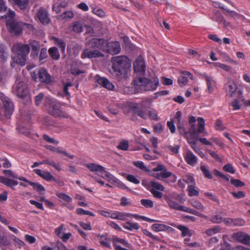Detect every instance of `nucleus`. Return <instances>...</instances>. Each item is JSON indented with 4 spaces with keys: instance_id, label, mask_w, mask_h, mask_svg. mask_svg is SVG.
<instances>
[{
    "instance_id": "obj_1",
    "label": "nucleus",
    "mask_w": 250,
    "mask_h": 250,
    "mask_svg": "<svg viewBox=\"0 0 250 250\" xmlns=\"http://www.w3.org/2000/svg\"><path fill=\"white\" fill-rule=\"evenodd\" d=\"M112 75L120 81L124 77L125 74L131 67L130 61L125 56H118L112 57Z\"/></svg>"
},
{
    "instance_id": "obj_2",
    "label": "nucleus",
    "mask_w": 250,
    "mask_h": 250,
    "mask_svg": "<svg viewBox=\"0 0 250 250\" xmlns=\"http://www.w3.org/2000/svg\"><path fill=\"white\" fill-rule=\"evenodd\" d=\"M15 16V13L14 12L9 11L7 14L2 16L1 18L6 20V25L11 35L19 36L22 34L23 25L26 24L15 20L13 19Z\"/></svg>"
},
{
    "instance_id": "obj_3",
    "label": "nucleus",
    "mask_w": 250,
    "mask_h": 250,
    "mask_svg": "<svg viewBox=\"0 0 250 250\" xmlns=\"http://www.w3.org/2000/svg\"><path fill=\"white\" fill-rule=\"evenodd\" d=\"M13 92L17 97L23 100L22 103L24 104L31 102V97L27 85L23 82H16L13 87Z\"/></svg>"
},
{
    "instance_id": "obj_4",
    "label": "nucleus",
    "mask_w": 250,
    "mask_h": 250,
    "mask_svg": "<svg viewBox=\"0 0 250 250\" xmlns=\"http://www.w3.org/2000/svg\"><path fill=\"white\" fill-rule=\"evenodd\" d=\"M135 85L144 86L145 90L146 91L154 90L159 84L158 79H155L152 81L146 78L140 77L134 80Z\"/></svg>"
},
{
    "instance_id": "obj_5",
    "label": "nucleus",
    "mask_w": 250,
    "mask_h": 250,
    "mask_svg": "<svg viewBox=\"0 0 250 250\" xmlns=\"http://www.w3.org/2000/svg\"><path fill=\"white\" fill-rule=\"evenodd\" d=\"M0 98L3 103L4 116L7 119H10L14 109L13 102L3 93H0Z\"/></svg>"
},
{
    "instance_id": "obj_6",
    "label": "nucleus",
    "mask_w": 250,
    "mask_h": 250,
    "mask_svg": "<svg viewBox=\"0 0 250 250\" xmlns=\"http://www.w3.org/2000/svg\"><path fill=\"white\" fill-rule=\"evenodd\" d=\"M48 110L51 115L55 117H64V113L61 110L60 104L55 101H48Z\"/></svg>"
},
{
    "instance_id": "obj_7",
    "label": "nucleus",
    "mask_w": 250,
    "mask_h": 250,
    "mask_svg": "<svg viewBox=\"0 0 250 250\" xmlns=\"http://www.w3.org/2000/svg\"><path fill=\"white\" fill-rule=\"evenodd\" d=\"M198 128L197 130L196 129V126L194 124H190V127L188 132L193 138H195L197 136L199 133L203 132L205 129V121L204 119L201 117H199L198 118Z\"/></svg>"
},
{
    "instance_id": "obj_8",
    "label": "nucleus",
    "mask_w": 250,
    "mask_h": 250,
    "mask_svg": "<svg viewBox=\"0 0 250 250\" xmlns=\"http://www.w3.org/2000/svg\"><path fill=\"white\" fill-rule=\"evenodd\" d=\"M88 45L91 48L104 50L107 42L103 39L92 38L89 41Z\"/></svg>"
},
{
    "instance_id": "obj_9",
    "label": "nucleus",
    "mask_w": 250,
    "mask_h": 250,
    "mask_svg": "<svg viewBox=\"0 0 250 250\" xmlns=\"http://www.w3.org/2000/svg\"><path fill=\"white\" fill-rule=\"evenodd\" d=\"M12 50L13 53H19L27 57L30 52L29 46L22 43H15L12 46Z\"/></svg>"
},
{
    "instance_id": "obj_10",
    "label": "nucleus",
    "mask_w": 250,
    "mask_h": 250,
    "mask_svg": "<svg viewBox=\"0 0 250 250\" xmlns=\"http://www.w3.org/2000/svg\"><path fill=\"white\" fill-rule=\"evenodd\" d=\"M104 55L98 50H90L88 48L84 49L81 54V58L85 59L86 58H93L97 57H104Z\"/></svg>"
},
{
    "instance_id": "obj_11",
    "label": "nucleus",
    "mask_w": 250,
    "mask_h": 250,
    "mask_svg": "<svg viewBox=\"0 0 250 250\" xmlns=\"http://www.w3.org/2000/svg\"><path fill=\"white\" fill-rule=\"evenodd\" d=\"M37 16L40 21L43 24H47L50 21L47 10L42 7L38 10Z\"/></svg>"
},
{
    "instance_id": "obj_12",
    "label": "nucleus",
    "mask_w": 250,
    "mask_h": 250,
    "mask_svg": "<svg viewBox=\"0 0 250 250\" xmlns=\"http://www.w3.org/2000/svg\"><path fill=\"white\" fill-rule=\"evenodd\" d=\"M232 237L235 240L246 245L250 243V236L244 232H238L233 233L232 234Z\"/></svg>"
},
{
    "instance_id": "obj_13",
    "label": "nucleus",
    "mask_w": 250,
    "mask_h": 250,
    "mask_svg": "<svg viewBox=\"0 0 250 250\" xmlns=\"http://www.w3.org/2000/svg\"><path fill=\"white\" fill-rule=\"evenodd\" d=\"M134 70L136 72L144 73L146 70V65L144 59L139 56L134 63Z\"/></svg>"
},
{
    "instance_id": "obj_14",
    "label": "nucleus",
    "mask_w": 250,
    "mask_h": 250,
    "mask_svg": "<svg viewBox=\"0 0 250 250\" xmlns=\"http://www.w3.org/2000/svg\"><path fill=\"white\" fill-rule=\"evenodd\" d=\"M38 76L40 81L42 83L48 84L52 82L51 77L44 68H41L38 71Z\"/></svg>"
},
{
    "instance_id": "obj_15",
    "label": "nucleus",
    "mask_w": 250,
    "mask_h": 250,
    "mask_svg": "<svg viewBox=\"0 0 250 250\" xmlns=\"http://www.w3.org/2000/svg\"><path fill=\"white\" fill-rule=\"evenodd\" d=\"M42 164H47L49 166H51L54 167L56 169H57L58 171H60L62 170L61 168V166L60 163H56L53 161H50L49 159H46L45 160H43L40 163L38 162H35L33 164V165L32 166V168L37 167L39 166L40 165H42Z\"/></svg>"
},
{
    "instance_id": "obj_16",
    "label": "nucleus",
    "mask_w": 250,
    "mask_h": 250,
    "mask_svg": "<svg viewBox=\"0 0 250 250\" xmlns=\"http://www.w3.org/2000/svg\"><path fill=\"white\" fill-rule=\"evenodd\" d=\"M14 53L15 56L12 58L13 62L21 66L25 65L27 62L28 57L24 56L19 53Z\"/></svg>"
},
{
    "instance_id": "obj_17",
    "label": "nucleus",
    "mask_w": 250,
    "mask_h": 250,
    "mask_svg": "<svg viewBox=\"0 0 250 250\" xmlns=\"http://www.w3.org/2000/svg\"><path fill=\"white\" fill-rule=\"evenodd\" d=\"M182 75L178 78V83L180 86H183L187 84L188 82V78L192 80V75L188 71H182Z\"/></svg>"
},
{
    "instance_id": "obj_18",
    "label": "nucleus",
    "mask_w": 250,
    "mask_h": 250,
    "mask_svg": "<svg viewBox=\"0 0 250 250\" xmlns=\"http://www.w3.org/2000/svg\"><path fill=\"white\" fill-rule=\"evenodd\" d=\"M34 172L47 181L55 180V177L50 172L47 171H42L40 169H35Z\"/></svg>"
},
{
    "instance_id": "obj_19",
    "label": "nucleus",
    "mask_w": 250,
    "mask_h": 250,
    "mask_svg": "<svg viewBox=\"0 0 250 250\" xmlns=\"http://www.w3.org/2000/svg\"><path fill=\"white\" fill-rule=\"evenodd\" d=\"M106 46L108 47V50L109 53L118 54L121 51L120 45L118 42H107Z\"/></svg>"
},
{
    "instance_id": "obj_20",
    "label": "nucleus",
    "mask_w": 250,
    "mask_h": 250,
    "mask_svg": "<svg viewBox=\"0 0 250 250\" xmlns=\"http://www.w3.org/2000/svg\"><path fill=\"white\" fill-rule=\"evenodd\" d=\"M96 77H97V82L98 83L102 85L104 87L108 90H112L114 87V85L106 78L97 76Z\"/></svg>"
},
{
    "instance_id": "obj_21",
    "label": "nucleus",
    "mask_w": 250,
    "mask_h": 250,
    "mask_svg": "<svg viewBox=\"0 0 250 250\" xmlns=\"http://www.w3.org/2000/svg\"><path fill=\"white\" fill-rule=\"evenodd\" d=\"M185 159L188 164L192 166H194L197 162V158L196 156L189 150L186 152Z\"/></svg>"
},
{
    "instance_id": "obj_22",
    "label": "nucleus",
    "mask_w": 250,
    "mask_h": 250,
    "mask_svg": "<svg viewBox=\"0 0 250 250\" xmlns=\"http://www.w3.org/2000/svg\"><path fill=\"white\" fill-rule=\"evenodd\" d=\"M226 89L227 92L229 93L230 97H234V94H235L237 90V86L234 81H231L229 82Z\"/></svg>"
},
{
    "instance_id": "obj_23",
    "label": "nucleus",
    "mask_w": 250,
    "mask_h": 250,
    "mask_svg": "<svg viewBox=\"0 0 250 250\" xmlns=\"http://www.w3.org/2000/svg\"><path fill=\"white\" fill-rule=\"evenodd\" d=\"M45 147L46 149H49L53 152H56L60 154H62L65 156H67L68 157L70 158V159H73L74 158V155H70L65 150H61L58 148H56L55 147H54L50 145H47L45 146Z\"/></svg>"
},
{
    "instance_id": "obj_24",
    "label": "nucleus",
    "mask_w": 250,
    "mask_h": 250,
    "mask_svg": "<svg viewBox=\"0 0 250 250\" xmlns=\"http://www.w3.org/2000/svg\"><path fill=\"white\" fill-rule=\"evenodd\" d=\"M86 167L92 172L97 173L98 171H101L103 170V167L101 165H97L94 163H90L86 165Z\"/></svg>"
},
{
    "instance_id": "obj_25",
    "label": "nucleus",
    "mask_w": 250,
    "mask_h": 250,
    "mask_svg": "<svg viewBox=\"0 0 250 250\" xmlns=\"http://www.w3.org/2000/svg\"><path fill=\"white\" fill-rule=\"evenodd\" d=\"M48 53L50 57L54 60H59L60 55L58 49L56 47H51L48 50Z\"/></svg>"
},
{
    "instance_id": "obj_26",
    "label": "nucleus",
    "mask_w": 250,
    "mask_h": 250,
    "mask_svg": "<svg viewBox=\"0 0 250 250\" xmlns=\"http://www.w3.org/2000/svg\"><path fill=\"white\" fill-rule=\"evenodd\" d=\"M27 44L29 46V48H31V50L36 51L40 50V43L39 42L36 40H29L28 43Z\"/></svg>"
},
{
    "instance_id": "obj_27",
    "label": "nucleus",
    "mask_w": 250,
    "mask_h": 250,
    "mask_svg": "<svg viewBox=\"0 0 250 250\" xmlns=\"http://www.w3.org/2000/svg\"><path fill=\"white\" fill-rule=\"evenodd\" d=\"M215 15L216 17L217 21L220 22H222L225 28L228 29L230 26H231L230 23L226 21L224 18L219 12H216Z\"/></svg>"
},
{
    "instance_id": "obj_28",
    "label": "nucleus",
    "mask_w": 250,
    "mask_h": 250,
    "mask_svg": "<svg viewBox=\"0 0 250 250\" xmlns=\"http://www.w3.org/2000/svg\"><path fill=\"white\" fill-rule=\"evenodd\" d=\"M166 200L169 208L178 210H181L182 208H183L182 206L179 205L178 203L172 201L169 198H167Z\"/></svg>"
},
{
    "instance_id": "obj_29",
    "label": "nucleus",
    "mask_w": 250,
    "mask_h": 250,
    "mask_svg": "<svg viewBox=\"0 0 250 250\" xmlns=\"http://www.w3.org/2000/svg\"><path fill=\"white\" fill-rule=\"evenodd\" d=\"M176 228L182 231V236L183 237L191 236L192 234L187 227L183 225H178Z\"/></svg>"
},
{
    "instance_id": "obj_30",
    "label": "nucleus",
    "mask_w": 250,
    "mask_h": 250,
    "mask_svg": "<svg viewBox=\"0 0 250 250\" xmlns=\"http://www.w3.org/2000/svg\"><path fill=\"white\" fill-rule=\"evenodd\" d=\"M123 227L125 229L129 230H132L133 229L138 230L140 227L139 225L135 223H131L129 221L126 222L124 225Z\"/></svg>"
},
{
    "instance_id": "obj_31",
    "label": "nucleus",
    "mask_w": 250,
    "mask_h": 250,
    "mask_svg": "<svg viewBox=\"0 0 250 250\" xmlns=\"http://www.w3.org/2000/svg\"><path fill=\"white\" fill-rule=\"evenodd\" d=\"M152 229L155 231H160L167 229L169 227L162 224H155L152 225Z\"/></svg>"
},
{
    "instance_id": "obj_32",
    "label": "nucleus",
    "mask_w": 250,
    "mask_h": 250,
    "mask_svg": "<svg viewBox=\"0 0 250 250\" xmlns=\"http://www.w3.org/2000/svg\"><path fill=\"white\" fill-rule=\"evenodd\" d=\"M14 3L17 5L19 7L24 10L27 7L29 3V0H13Z\"/></svg>"
},
{
    "instance_id": "obj_33",
    "label": "nucleus",
    "mask_w": 250,
    "mask_h": 250,
    "mask_svg": "<svg viewBox=\"0 0 250 250\" xmlns=\"http://www.w3.org/2000/svg\"><path fill=\"white\" fill-rule=\"evenodd\" d=\"M6 48L2 44L0 45V59L2 61H5L7 58L8 54L6 52Z\"/></svg>"
},
{
    "instance_id": "obj_34",
    "label": "nucleus",
    "mask_w": 250,
    "mask_h": 250,
    "mask_svg": "<svg viewBox=\"0 0 250 250\" xmlns=\"http://www.w3.org/2000/svg\"><path fill=\"white\" fill-rule=\"evenodd\" d=\"M30 185L32 186L33 188L37 191L41 193L42 192L43 193L45 191L44 188L39 183L32 182L30 183Z\"/></svg>"
},
{
    "instance_id": "obj_35",
    "label": "nucleus",
    "mask_w": 250,
    "mask_h": 250,
    "mask_svg": "<svg viewBox=\"0 0 250 250\" xmlns=\"http://www.w3.org/2000/svg\"><path fill=\"white\" fill-rule=\"evenodd\" d=\"M83 26L82 23L76 21L73 23L72 30L77 33H81L83 31Z\"/></svg>"
},
{
    "instance_id": "obj_36",
    "label": "nucleus",
    "mask_w": 250,
    "mask_h": 250,
    "mask_svg": "<svg viewBox=\"0 0 250 250\" xmlns=\"http://www.w3.org/2000/svg\"><path fill=\"white\" fill-rule=\"evenodd\" d=\"M221 228L219 226H216L214 228L208 229L206 230L205 233L208 236L212 235L214 234L220 232Z\"/></svg>"
},
{
    "instance_id": "obj_37",
    "label": "nucleus",
    "mask_w": 250,
    "mask_h": 250,
    "mask_svg": "<svg viewBox=\"0 0 250 250\" xmlns=\"http://www.w3.org/2000/svg\"><path fill=\"white\" fill-rule=\"evenodd\" d=\"M113 242L114 245L115 247L116 246H118L117 245V243H120L127 248H130V244H128L123 239L119 238H114L113 240Z\"/></svg>"
},
{
    "instance_id": "obj_38",
    "label": "nucleus",
    "mask_w": 250,
    "mask_h": 250,
    "mask_svg": "<svg viewBox=\"0 0 250 250\" xmlns=\"http://www.w3.org/2000/svg\"><path fill=\"white\" fill-rule=\"evenodd\" d=\"M188 195L190 197L198 196L199 194V191L195 189V185L188 186Z\"/></svg>"
},
{
    "instance_id": "obj_39",
    "label": "nucleus",
    "mask_w": 250,
    "mask_h": 250,
    "mask_svg": "<svg viewBox=\"0 0 250 250\" xmlns=\"http://www.w3.org/2000/svg\"><path fill=\"white\" fill-rule=\"evenodd\" d=\"M53 38L55 44L61 48L62 51H64L66 46L65 43L62 40H60L56 37H53Z\"/></svg>"
},
{
    "instance_id": "obj_40",
    "label": "nucleus",
    "mask_w": 250,
    "mask_h": 250,
    "mask_svg": "<svg viewBox=\"0 0 250 250\" xmlns=\"http://www.w3.org/2000/svg\"><path fill=\"white\" fill-rule=\"evenodd\" d=\"M97 237L99 239L100 243L101 245L106 247H109V244L107 242L104 241L102 240L103 238H104V239L106 241L109 240L106 235H101L100 234H98L97 235Z\"/></svg>"
},
{
    "instance_id": "obj_41",
    "label": "nucleus",
    "mask_w": 250,
    "mask_h": 250,
    "mask_svg": "<svg viewBox=\"0 0 250 250\" xmlns=\"http://www.w3.org/2000/svg\"><path fill=\"white\" fill-rule=\"evenodd\" d=\"M133 165L137 167L146 172H149V170L145 166L144 163L141 161L134 162Z\"/></svg>"
},
{
    "instance_id": "obj_42",
    "label": "nucleus",
    "mask_w": 250,
    "mask_h": 250,
    "mask_svg": "<svg viewBox=\"0 0 250 250\" xmlns=\"http://www.w3.org/2000/svg\"><path fill=\"white\" fill-rule=\"evenodd\" d=\"M10 244V241L7 236L2 235L0 233V246H8Z\"/></svg>"
},
{
    "instance_id": "obj_43",
    "label": "nucleus",
    "mask_w": 250,
    "mask_h": 250,
    "mask_svg": "<svg viewBox=\"0 0 250 250\" xmlns=\"http://www.w3.org/2000/svg\"><path fill=\"white\" fill-rule=\"evenodd\" d=\"M131 216L132 214L129 213L118 212L117 219L124 221L127 220V217H131Z\"/></svg>"
},
{
    "instance_id": "obj_44",
    "label": "nucleus",
    "mask_w": 250,
    "mask_h": 250,
    "mask_svg": "<svg viewBox=\"0 0 250 250\" xmlns=\"http://www.w3.org/2000/svg\"><path fill=\"white\" fill-rule=\"evenodd\" d=\"M230 183L236 188L242 187L245 185L244 182L239 179H231L230 180Z\"/></svg>"
},
{
    "instance_id": "obj_45",
    "label": "nucleus",
    "mask_w": 250,
    "mask_h": 250,
    "mask_svg": "<svg viewBox=\"0 0 250 250\" xmlns=\"http://www.w3.org/2000/svg\"><path fill=\"white\" fill-rule=\"evenodd\" d=\"M200 169L202 171L204 175L207 178L212 179V175H211L210 171L206 168L205 166H201Z\"/></svg>"
},
{
    "instance_id": "obj_46",
    "label": "nucleus",
    "mask_w": 250,
    "mask_h": 250,
    "mask_svg": "<svg viewBox=\"0 0 250 250\" xmlns=\"http://www.w3.org/2000/svg\"><path fill=\"white\" fill-rule=\"evenodd\" d=\"M141 204L146 208H152L153 202L149 199H142L140 201Z\"/></svg>"
},
{
    "instance_id": "obj_47",
    "label": "nucleus",
    "mask_w": 250,
    "mask_h": 250,
    "mask_svg": "<svg viewBox=\"0 0 250 250\" xmlns=\"http://www.w3.org/2000/svg\"><path fill=\"white\" fill-rule=\"evenodd\" d=\"M126 179L127 181H129L135 184H139L140 180L138 179L134 175L128 174L126 176Z\"/></svg>"
},
{
    "instance_id": "obj_48",
    "label": "nucleus",
    "mask_w": 250,
    "mask_h": 250,
    "mask_svg": "<svg viewBox=\"0 0 250 250\" xmlns=\"http://www.w3.org/2000/svg\"><path fill=\"white\" fill-rule=\"evenodd\" d=\"M76 212L80 215H88L91 216H94L95 215L93 213L90 211L85 210L81 208H79L77 209Z\"/></svg>"
},
{
    "instance_id": "obj_49",
    "label": "nucleus",
    "mask_w": 250,
    "mask_h": 250,
    "mask_svg": "<svg viewBox=\"0 0 250 250\" xmlns=\"http://www.w3.org/2000/svg\"><path fill=\"white\" fill-rule=\"evenodd\" d=\"M117 148L123 150H127L128 148V142L127 141H123L121 142L117 146Z\"/></svg>"
},
{
    "instance_id": "obj_50",
    "label": "nucleus",
    "mask_w": 250,
    "mask_h": 250,
    "mask_svg": "<svg viewBox=\"0 0 250 250\" xmlns=\"http://www.w3.org/2000/svg\"><path fill=\"white\" fill-rule=\"evenodd\" d=\"M150 184L154 189H156L163 191L165 190L164 187L158 183L152 181L150 183Z\"/></svg>"
},
{
    "instance_id": "obj_51",
    "label": "nucleus",
    "mask_w": 250,
    "mask_h": 250,
    "mask_svg": "<svg viewBox=\"0 0 250 250\" xmlns=\"http://www.w3.org/2000/svg\"><path fill=\"white\" fill-rule=\"evenodd\" d=\"M223 218L221 216L215 215L211 216L209 220L214 223H220L223 221Z\"/></svg>"
},
{
    "instance_id": "obj_52",
    "label": "nucleus",
    "mask_w": 250,
    "mask_h": 250,
    "mask_svg": "<svg viewBox=\"0 0 250 250\" xmlns=\"http://www.w3.org/2000/svg\"><path fill=\"white\" fill-rule=\"evenodd\" d=\"M48 57L47 53V49L45 48H43L41 49L40 56H39V60L40 61H42L46 59Z\"/></svg>"
},
{
    "instance_id": "obj_53",
    "label": "nucleus",
    "mask_w": 250,
    "mask_h": 250,
    "mask_svg": "<svg viewBox=\"0 0 250 250\" xmlns=\"http://www.w3.org/2000/svg\"><path fill=\"white\" fill-rule=\"evenodd\" d=\"M223 168L224 170L229 172L231 174H233L235 172V169H234L232 165L230 164H228L227 165H225L223 167Z\"/></svg>"
},
{
    "instance_id": "obj_54",
    "label": "nucleus",
    "mask_w": 250,
    "mask_h": 250,
    "mask_svg": "<svg viewBox=\"0 0 250 250\" xmlns=\"http://www.w3.org/2000/svg\"><path fill=\"white\" fill-rule=\"evenodd\" d=\"M231 194L236 199H240L245 197V193L242 191H239L238 192H231Z\"/></svg>"
},
{
    "instance_id": "obj_55",
    "label": "nucleus",
    "mask_w": 250,
    "mask_h": 250,
    "mask_svg": "<svg viewBox=\"0 0 250 250\" xmlns=\"http://www.w3.org/2000/svg\"><path fill=\"white\" fill-rule=\"evenodd\" d=\"M148 115L149 116V118L152 120H154L155 121H158L159 120L157 112L154 110L149 111L148 112Z\"/></svg>"
},
{
    "instance_id": "obj_56",
    "label": "nucleus",
    "mask_w": 250,
    "mask_h": 250,
    "mask_svg": "<svg viewBox=\"0 0 250 250\" xmlns=\"http://www.w3.org/2000/svg\"><path fill=\"white\" fill-rule=\"evenodd\" d=\"M57 196L59 198L64 200V201H65L67 202H71L72 201L71 198L69 196H68L67 194H65L64 193H59L57 194Z\"/></svg>"
},
{
    "instance_id": "obj_57",
    "label": "nucleus",
    "mask_w": 250,
    "mask_h": 250,
    "mask_svg": "<svg viewBox=\"0 0 250 250\" xmlns=\"http://www.w3.org/2000/svg\"><path fill=\"white\" fill-rule=\"evenodd\" d=\"M177 126L179 133L181 135H184L185 137H186L187 134L188 133V132L186 131L185 127L182 125H177Z\"/></svg>"
},
{
    "instance_id": "obj_58",
    "label": "nucleus",
    "mask_w": 250,
    "mask_h": 250,
    "mask_svg": "<svg viewBox=\"0 0 250 250\" xmlns=\"http://www.w3.org/2000/svg\"><path fill=\"white\" fill-rule=\"evenodd\" d=\"M191 205L193 207L197 209L203 210L204 209V207L202 204L198 201H193Z\"/></svg>"
},
{
    "instance_id": "obj_59",
    "label": "nucleus",
    "mask_w": 250,
    "mask_h": 250,
    "mask_svg": "<svg viewBox=\"0 0 250 250\" xmlns=\"http://www.w3.org/2000/svg\"><path fill=\"white\" fill-rule=\"evenodd\" d=\"M224 11L225 14H226L227 16L231 17V18H234L235 17H237L239 16V14L237 13L235 11H229V10H227L226 9L225 10H224Z\"/></svg>"
},
{
    "instance_id": "obj_60",
    "label": "nucleus",
    "mask_w": 250,
    "mask_h": 250,
    "mask_svg": "<svg viewBox=\"0 0 250 250\" xmlns=\"http://www.w3.org/2000/svg\"><path fill=\"white\" fill-rule=\"evenodd\" d=\"M43 138L44 140L50 143L57 145L59 143L58 141H57L53 138H50L49 136L46 134L43 135Z\"/></svg>"
},
{
    "instance_id": "obj_61",
    "label": "nucleus",
    "mask_w": 250,
    "mask_h": 250,
    "mask_svg": "<svg viewBox=\"0 0 250 250\" xmlns=\"http://www.w3.org/2000/svg\"><path fill=\"white\" fill-rule=\"evenodd\" d=\"M230 105L233 107V110H239L241 107L239 101L236 99H234L231 101L230 103Z\"/></svg>"
},
{
    "instance_id": "obj_62",
    "label": "nucleus",
    "mask_w": 250,
    "mask_h": 250,
    "mask_svg": "<svg viewBox=\"0 0 250 250\" xmlns=\"http://www.w3.org/2000/svg\"><path fill=\"white\" fill-rule=\"evenodd\" d=\"M128 106L135 113L139 109L138 105L137 103L130 102L128 104Z\"/></svg>"
},
{
    "instance_id": "obj_63",
    "label": "nucleus",
    "mask_w": 250,
    "mask_h": 250,
    "mask_svg": "<svg viewBox=\"0 0 250 250\" xmlns=\"http://www.w3.org/2000/svg\"><path fill=\"white\" fill-rule=\"evenodd\" d=\"M183 181L188 184H191V185H195V181L193 177L190 175H187L186 179H183Z\"/></svg>"
},
{
    "instance_id": "obj_64",
    "label": "nucleus",
    "mask_w": 250,
    "mask_h": 250,
    "mask_svg": "<svg viewBox=\"0 0 250 250\" xmlns=\"http://www.w3.org/2000/svg\"><path fill=\"white\" fill-rule=\"evenodd\" d=\"M60 16L63 19H65L66 18L71 19L73 18L74 14L71 11H68L63 12V14L61 15Z\"/></svg>"
}]
</instances>
